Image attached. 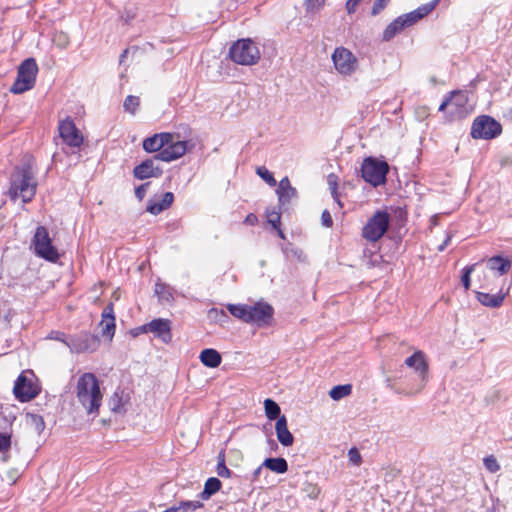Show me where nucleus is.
I'll list each match as a JSON object with an SVG mask.
<instances>
[{"mask_svg":"<svg viewBox=\"0 0 512 512\" xmlns=\"http://www.w3.org/2000/svg\"><path fill=\"white\" fill-rule=\"evenodd\" d=\"M37 186L30 162L22 163L14 168L10 176L9 196L12 200L21 198L24 203H29L36 194Z\"/></svg>","mask_w":512,"mask_h":512,"instance_id":"1","label":"nucleus"},{"mask_svg":"<svg viewBox=\"0 0 512 512\" xmlns=\"http://www.w3.org/2000/svg\"><path fill=\"white\" fill-rule=\"evenodd\" d=\"M76 397L87 414L97 416L102 404L103 394L97 377L90 372L83 373L77 381Z\"/></svg>","mask_w":512,"mask_h":512,"instance_id":"2","label":"nucleus"},{"mask_svg":"<svg viewBox=\"0 0 512 512\" xmlns=\"http://www.w3.org/2000/svg\"><path fill=\"white\" fill-rule=\"evenodd\" d=\"M438 3L439 0H432L431 2L421 5L409 13L400 15L385 28L382 39L384 41H390L404 28L414 25L423 17L431 13Z\"/></svg>","mask_w":512,"mask_h":512,"instance_id":"3","label":"nucleus"},{"mask_svg":"<svg viewBox=\"0 0 512 512\" xmlns=\"http://www.w3.org/2000/svg\"><path fill=\"white\" fill-rule=\"evenodd\" d=\"M34 254L48 262L56 263L60 254L57 248L52 244L49 231L45 226H37L32 238Z\"/></svg>","mask_w":512,"mask_h":512,"instance_id":"4","label":"nucleus"},{"mask_svg":"<svg viewBox=\"0 0 512 512\" xmlns=\"http://www.w3.org/2000/svg\"><path fill=\"white\" fill-rule=\"evenodd\" d=\"M229 56L237 64L250 66L258 62L260 51L251 39H240L230 47Z\"/></svg>","mask_w":512,"mask_h":512,"instance_id":"5","label":"nucleus"},{"mask_svg":"<svg viewBox=\"0 0 512 512\" xmlns=\"http://www.w3.org/2000/svg\"><path fill=\"white\" fill-rule=\"evenodd\" d=\"M388 172V163L372 156L366 157L361 165L362 178L373 187L385 184Z\"/></svg>","mask_w":512,"mask_h":512,"instance_id":"6","label":"nucleus"},{"mask_svg":"<svg viewBox=\"0 0 512 512\" xmlns=\"http://www.w3.org/2000/svg\"><path fill=\"white\" fill-rule=\"evenodd\" d=\"M38 66L34 58L25 59L19 66L17 77L10 88L13 94H22L32 89L36 82Z\"/></svg>","mask_w":512,"mask_h":512,"instance_id":"7","label":"nucleus"},{"mask_svg":"<svg viewBox=\"0 0 512 512\" xmlns=\"http://www.w3.org/2000/svg\"><path fill=\"white\" fill-rule=\"evenodd\" d=\"M390 224V215L385 210L376 211L362 229V237L369 242H377L386 233Z\"/></svg>","mask_w":512,"mask_h":512,"instance_id":"8","label":"nucleus"},{"mask_svg":"<svg viewBox=\"0 0 512 512\" xmlns=\"http://www.w3.org/2000/svg\"><path fill=\"white\" fill-rule=\"evenodd\" d=\"M501 132V124L488 115L478 116L471 127V136L474 139H493L499 136Z\"/></svg>","mask_w":512,"mask_h":512,"instance_id":"9","label":"nucleus"},{"mask_svg":"<svg viewBox=\"0 0 512 512\" xmlns=\"http://www.w3.org/2000/svg\"><path fill=\"white\" fill-rule=\"evenodd\" d=\"M274 320V308L267 302L258 301L249 305L248 324L259 328L269 327Z\"/></svg>","mask_w":512,"mask_h":512,"instance_id":"10","label":"nucleus"},{"mask_svg":"<svg viewBox=\"0 0 512 512\" xmlns=\"http://www.w3.org/2000/svg\"><path fill=\"white\" fill-rule=\"evenodd\" d=\"M66 345L72 353L94 352L100 346V339L95 334L83 331L68 338Z\"/></svg>","mask_w":512,"mask_h":512,"instance_id":"11","label":"nucleus"},{"mask_svg":"<svg viewBox=\"0 0 512 512\" xmlns=\"http://www.w3.org/2000/svg\"><path fill=\"white\" fill-rule=\"evenodd\" d=\"M335 69L343 75H351L357 69L358 61L353 53L344 48L338 47L332 54Z\"/></svg>","mask_w":512,"mask_h":512,"instance_id":"12","label":"nucleus"},{"mask_svg":"<svg viewBox=\"0 0 512 512\" xmlns=\"http://www.w3.org/2000/svg\"><path fill=\"white\" fill-rule=\"evenodd\" d=\"M405 365L414 369L420 378V385L418 389L412 394H417L426 386L428 381L429 365L426 360V355L423 351L417 350L411 356L405 359Z\"/></svg>","mask_w":512,"mask_h":512,"instance_id":"13","label":"nucleus"},{"mask_svg":"<svg viewBox=\"0 0 512 512\" xmlns=\"http://www.w3.org/2000/svg\"><path fill=\"white\" fill-rule=\"evenodd\" d=\"M13 393L19 401L28 402L39 394V388L31 378L21 373L15 381Z\"/></svg>","mask_w":512,"mask_h":512,"instance_id":"14","label":"nucleus"},{"mask_svg":"<svg viewBox=\"0 0 512 512\" xmlns=\"http://www.w3.org/2000/svg\"><path fill=\"white\" fill-rule=\"evenodd\" d=\"M59 134L63 141L71 147H80L83 143V137L77 129L75 123L67 118L59 123Z\"/></svg>","mask_w":512,"mask_h":512,"instance_id":"15","label":"nucleus"},{"mask_svg":"<svg viewBox=\"0 0 512 512\" xmlns=\"http://www.w3.org/2000/svg\"><path fill=\"white\" fill-rule=\"evenodd\" d=\"M156 161L158 160L155 158V155L152 158L142 161L139 165L134 167L133 176L138 180L160 177L163 170L160 166L155 165Z\"/></svg>","mask_w":512,"mask_h":512,"instance_id":"16","label":"nucleus"},{"mask_svg":"<svg viewBox=\"0 0 512 512\" xmlns=\"http://www.w3.org/2000/svg\"><path fill=\"white\" fill-rule=\"evenodd\" d=\"M187 152V141H171L164 149L155 154V158L164 162H171L179 159Z\"/></svg>","mask_w":512,"mask_h":512,"instance_id":"17","label":"nucleus"},{"mask_svg":"<svg viewBox=\"0 0 512 512\" xmlns=\"http://www.w3.org/2000/svg\"><path fill=\"white\" fill-rule=\"evenodd\" d=\"M173 138L174 134L169 132L156 133L144 139L142 147L148 153H159Z\"/></svg>","mask_w":512,"mask_h":512,"instance_id":"18","label":"nucleus"},{"mask_svg":"<svg viewBox=\"0 0 512 512\" xmlns=\"http://www.w3.org/2000/svg\"><path fill=\"white\" fill-rule=\"evenodd\" d=\"M147 328L149 332L153 333L155 337L164 343H169L172 340L171 322L168 319H153L147 323Z\"/></svg>","mask_w":512,"mask_h":512,"instance_id":"19","label":"nucleus"},{"mask_svg":"<svg viewBox=\"0 0 512 512\" xmlns=\"http://www.w3.org/2000/svg\"><path fill=\"white\" fill-rule=\"evenodd\" d=\"M102 335L112 339L115 334L116 324L114 315V305L110 302L102 311Z\"/></svg>","mask_w":512,"mask_h":512,"instance_id":"20","label":"nucleus"},{"mask_svg":"<svg viewBox=\"0 0 512 512\" xmlns=\"http://www.w3.org/2000/svg\"><path fill=\"white\" fill-rule=\"evenodd\" d=\"M450 100L451 110L450 115L461 116L466 112V105L468 103V94L465 91H452L448 95Z\"/></svg>","mask_w":512,"mask_h":512,"instance_id":"21","label":"nucleus"},{"mask_svg":"<svg viewBox=\"0 0 512 512\" xmlns=\"http://www.w3.org/2000/svg\"><path fill=\"white\" fill-rule=\"evenodd\" d=\"M276 436L281 445L289 447L294 443V436L288 429L287 418L282 415L275 424Z\"/></svg>","mask_w":512,"mask_h":512,"instance_id":"22","label":"nucleus"},{"mask_svg":"<svg viewBox=\"0 0 512 512\" xmlns=\"http://www.w3.org/2000/svg\"><path fill=\"white\" fill-rule=\"evenodd\" d=\"M276 193L280 205H286L292 198L297 197V190L292 187L288 177H284L280 180Z\"/></svg>","mask_w":512,"mask_h":512,"instance_id":"23","label":"nucleus"},{"mask_svg":"<svg viewBox=\"0 0 512 512\" xmlns=\"http://www.w3.org/2000/svg\"><path fill=\"white\" fill-rule=\"evenodd\" d=\"M174 201V194L172 192H166L163 194L160 202L150 200L147 204L146 211L152 215H158L164 210L168 209Z\"/></svg>","mask_w":512,"mask_h":512,"instance_id":"24","label":"nucleus"},{"mask_svg":"<svg viewBox=\"0 0 512 512\" xmlns=\"http://www.w3.org/2000/svg\"><path fill=\"white\" fill-rule=\"evenodd\" d=\"M202 364L209 368H216L221 364L222 357L220 353L212 348H206L201 351L199 356Z\"/></svg>","mask_w":512,"mask_h":512,"instance_id":"25","label":"nucleus"},{"mask_svg":"<svg viewBox=\"0 0 512 512\" xmlns=\"http://www.w3.org/2000/svg\"><path fill=\"white\" fill-rule=\"evenodd\" d=\"M477 300L484 306L490 308H498L503 304L505 295L501 293L489 294L484 292H477Z\"/></svg>","mask_w":512,"mask_h":512,"instance_id":"26","label":"nucleus"},{"mask_svg":"<svg viewBox=\"0 0 512 512\" xmlns=\"http://www.w3.org/2000/svg\"><path fill=\"white\" fill-rule=\"evenodd\" d=\"M511 265L512 263L509 259L499 255L493 256L487 261V267L492 271L498 272L499 275L506 274L510 270Z\"/></svg>","mask_w":512,"mask_h":512,"instance_id":"27","label":"nucleus"},{"mask_svg":"<svg viewBox=\"0 0 512 512\" xmlns=\"http://www.w3.org/2000/svg\"><path fill=\"white\" fill-rule=\"evenodd\" d=\"M262 466L277 474H284L288 471V463L283 457L266 458L263 461Z\"/></svg>","mask_w":512,"mask_h":512,"instance_id":"28","label":"nucleus"},{"mask_svg":"<svg viewBox=\"0 0 512 512\" xmlns=\"http://www.w3.org/2000/svg\"><path fill=\"white\" fill-rule=\"evenodd\" d=\"M222 487V482L216 477H210L204 484V489L199 493V498L202 500L210 499Z\"/></svg>","mask_w":512,"mask_h":512,"instance_id":"29","label":"nucleus"},{"mask_svg":"<svg viewBox=\"0 0 512 512\" xmlns=\"http://www.w3.org/2000/svg\"><path fill=\"white\" fill-rule=\"evenodd\" d=\"M126 401L124 399V391L117 389L109 398L108 406L113 413H121L124 411Z\"/></svg>","mask_w":512,"mask_h":512,"instance_id":"30","label":"nucleus"},{"mask_svg":"<svg viewBox=\"0 0 512 512\" xmlns=\"http://www.w3.org/2000/svg\"><path fill=\"white\" fill-rule=\"evenodd\" d=\"M227 309L231 313V315L242 320L245 323H248L249 305H247V304H228Z\"/></svg>","mask_w":512,"mask_h":512,"instance_id":"31","label":"nucleus"},{"mask_svg":"<svg viewBox=\"0 0 512 512\" xmlns=\"http://www.w3.org/2000/svg\"><path fill=\"white\" fill-rule=\"evenodd\" d=\"M265 415L269 420H278L282 415L280 406L272 399H266L264 401Z\"/></svg>","mask_w":512,"mask_h":512,"instance_id":"32","label":"nucleus"},{"mask_svg":"<svg viewBox=\"0 0 512 512\" xmlns=\"http://www.w3.org/2000/svg\"><path fill=\"white\" fill-rule=\"evenodd\" d=\"M351 392H352V385H350V384L337 385V386H334L330 390L329 396L333 400L338 401V400H341L342 398L350 395Z\"/></svg>","mask_w":512,"mask_h":512,"instance_id":"33","label":"nucleus"},{"mask_svg":"<svg viewBox=\"0 0 512 512\" xmlns=\"http://www.w3.org/2000/svg\"><path fill=\"white\" fill-rule=\"evenodd\" d=\"M204 504L201 501H180L178 505H176V512H194L199 508H202Z\"/></svg>","mask_w":512,"mask_h":512,"instance_id":"34","label":"nucleus"},{"mask_svg":"<svg viewBox=\"0 0 512 512\" xmlns=\"http://www.w3.org/2000/svg\"><path fill=\"white\" fill-rule=\"evenodd\" d=\"M27 424L34 428L37 433H41L45 428V423L42 416L33 413H27Z\"/></svg>","mask_w":512,"mask_h":512,"instance_id":"35","label":"nucleus"},{"mask_svg":"<svg viewBox=\"0 0 512 512\" xmlns=\"http://www.w3.org/2000/svg\"><path fill=\"white\" fill-rule=\"evenodd\" d=\"M140 106V98L138 96L128 95L123 103L124 111L132 115L136 114Z\"/></svg>","mask_w":512,"mask_h":512,"instance_id":"36","label":"nucleus"},{"mask_svg":"<svg viewBox=\"0 0 512 512\" xmlns=\"http://www.w3.org/2000/svg\"><path fill=\"white\" fill-rule=\"evenodd\" d=\"M327 182H328L329 189H330L333 199L335 200V202H337L339 207H342V203L340 201L339 193H338L337 176L333 173L329 174L327 177Z\"/></svg>","mask_w":512,"mask_h":512,"instance_id":"37","label":"nucleus"},{"mask_svg":"<svg viewBox=\"0 0 512 512\" xmlns=\"http://www.w3.org/2000/svg\"><path fill=\"white\" fill-rule=\"evenodd\" d=\"M208 317L210 320L220 324L226 323L229 319L228 314L224 310L217 308H211L208 311Z\"/></svg>","mask_w":512,"mask_h":512,"instance_id":"38","label":"nucleus"},{"mask_svg":"<svg viewBox=\"0 0 512 512\" xmlns=\"http://www.w3.org/2000/svg\"><path fill=\"white\" fill-rule=\"evenodd\" d=\"M52 41L57 47L65 49L70 43V38L67 33L63 31H56L52 37Z\"/></svg>","mask_w":512,"mask_h":512,"instance_id":"39","label":"nucleus"},{"mask_svg":"<svg viewBox=\"0 0 512 512\" xmlns=\"http://www.w3.org/2000/svg\"><path fill=\"white\" fill-rule=\"evenodd\" d=\"M325 4V0H305L307 13L315 14L319 12Z\"/></svg>","mask_w":512,"mask_h":512,"instance_id":"40","label":"nucleus"},{"mask_svg":"<svg viewBox=\"0 0 512 512\" xmlns=\"http://www.w3.org/2000/svg\"><path fill=\"white\" fill-rule=\"evenodd\" d=\"M256 173L269 185L275 186L276 180L273 174L265 167H258Z\"/></svg>","mask_w":512,"mask_h":512,"instance_id":"41","label":"nucleus"},{"mask_svg":"<svg viewBox=\"0 0 512 512\" xmlns=\"http://www.w3.org/2000/svg\"><path fill=\"white\" fill-rule=\"evenodd\" d=\"M267 222L272 225L273 228H278L280 226L281 213L276 211L275 209L271 211H267L266 213Z\"/></svg>","mask_w":512,"mask_h":512,"instance_id":"42","label":"nucleus"},{"mask_svg":"<svg viewBox=\"0 0 512 512\" xmlns=\"http://www.w3.org/2000/svg\"><path fill=\"white\" fill-rule=\"evenodd\" d=\"M155 293L162 300L169 301L172 298V294L169 292L165 284L157 283L155 285Z\"/></svg>","mask_w":512,"mask_h":512,"instance_id":"43","label":"nucleus"},{"mask_svg":"<svg viewBox=\"0 0 512 512\" xmlns=\"http://www.w3.org/2000/svg\"><path fill=\"white\" fill-rule=\"evenodd\" d=\"M474 266L475 265L467 266L463 269L461 281H462V284H463L465 290H468L470 288V285H471L470 275L474 270Z\"/></svg>","mask_w":512,"mask_h":512,"instance_id":"44","label":"nucleus"},{"mask_svg":"<svg viewBox=\"0 0 512 512\" xmlns=\"http://www.w3.org/2000/svg\"><path fill=\"white\" fill-rule=\"evenodd\" d=\"M484 464L485 467L492 473H495L500 469V465L498 464L496 458L492 455L484 459Z\"/></svg>","mask_w":512,"mask_h":512,"instance_id":"45","label":"nucleus"},{"mask_svg":"<svg viewBox=\"0 0 512 512\" xmlns=\"http://www.w3.org/2000/svg\"><path fill=\"white\" fill-rule=\"evenodd\" d=\"M348 458H349V461L355 466H359L362 462V457H361L358 449L355 447L349 449Z\"/></svg>","mask_w":512,"mask_h":512,"instance_id":"46","label":"nucleus"},{"mask_svg":"<svg viewBox=\"0 0 512 512\" xmlns=\"http://www.w3.org/2000/svg\"><path fill=\"white\" fill-rule=\"evenodd\" d=\"M11 447V436L0 432V452H6Z\"/></svg>","mask_w":512,"mask_h":512,"instance_id":"47","label":"nucleus"},{"mask_svg":"<svg viewBox=\"0 0 512 512\" xmlns=\"http://www.w3.org/2000/svg\"><path fill=\"white\" fill-rule=\"evenodd\" d=\"M390 0H375L372 6L371 15H378L389 3Z\"/></svg>","mask_w":512,"mask_h":512,"instance_id":"48","label":"nucleus"},{"mask_svg":"<svg viewBox=\"0 0 512 512\" xmlns=\"http://www.w3.org/2000/svg\"><path fill=\"white\" fill-rule=\"evenodd\" d=\"M149 185H150V182H146V183H143V184H141V185H139L138 187L135 188V197L139 201H142L144 199L146 191H147V188L149 187Z\"/></svg>","mask_w":512,"mask_h":512,"instance_id":"49","label":"nucleus"},{"mask_svg":"<svg viewBox=\"0 0 512 512\" xmlns=\"http://www.w3.org/2000/svg\"><path fill=\"white\" fill-rule=\"evenodd\" d=\"M321 222H322V225L327 227V228L332 227L333 220H332V216H331V214H330V212L328 210H324L322 212Z\"/></svg>","mask_w":512,"mask_h":512,"instance_id":"50","label":"nucleus"},{"mask_svg":"<svg viewBox=\"0 0 512 512\" xmlns=\"http://www.w3.org/2000/svg\"><path fill=\"white\" fill-rule=\"evenodd\" d=\"M217 474L222 478H229L232 474L231 470L227 468L226 464L217 465Z\"/></svg>","mask_w":512,"mask_h":512,"instance_id":"51","label":"nucleus"},{"mask_svg":"<svg viewBox=\"0 0 512 512\" xmlns=\"http://www.w3.org/2000/svg\"><path fill=\"white\" fill-rule=\"evenodd\" d=\"M148 332H149V330L147 328V323L130 330V334L132 335V337H138L139 335L148 333Z\"/></svg>","mask_w":512,"mask_h":512,"instance_id":"52","label":"nucleus"},{"mask_svg":"<svg viewBox=\"0 0 512 512\" xmlns=\"http://www.w3.org/2000/svg\"><path fill=\"white\" fill-rule=\"evenodd\" d=\"M361 1L362 0H347L345 7L348 14L354 13Z\"/></svg>","mask_w":512,"mask_h":512,"instance_id":"53","label":"nucleus"},{"mask_svg":"<svg viewBox=\"0 0 512 512\" xmlns=\"http://www.w3.org/2000/svg\"><path fill=\"white\" fill-rule=\"evenodd\" d=\"M286 253H287V255H289V254L293 255L298 260H302V258H303V251L299 248H291V249L287 248Z\"/></svg>","mask_w":512,"mask_h":512,"instance_id":"54","label":"nucleus"},{"mask_svg":"<svg viewBox=\"0 0 512 512\" xmlns=\"http://www.w3.org/2000/svg\"><path fill=\"white\" fill-rule=\"evenodd\" d=\"M64 337H65L64 333H61V332H54L53 331L50 334V338L51 339H55V340L61 341V342H63L66 345V342L68 341V339H65Z\"/></svg>","mask_w":512,"mask_h":512,"instance_id":"55","label":"nucleus"},{"mask_svg":"<svg viewBox=\"0 0 512 512\" xmlns=\"http://www.w3.org/2000/svg\"><path fill=\"white\" fill-rule=\"evenodd\" d=\"M446 109H448V111L450 112L451 110V104H450V100L448 99V96H446L444 98V100L442 101V103L440 104L439 106V111L440 112H444Z\"/></svg>","mask_w":512,"mask_h":512,"instance_id":"56","label":"nucleus"},{"mask_svg":"<svg viewBox=\"0 0 512 512\" xmlns=\"http://www.w3.org/2000/svg\"><path fill=\"white\" fill-rule=\"evenodd\" d=\"M451 238H452V235L448 234L446 236L445 240L443 241V243L438 246V251H440V252L444 251L445 247L450 243Z\"/></svg>","mask_w":512,"mask_h":512,"instance_id":"57","label":"nucleus"},{"mask_svg":"<svg viewBox=\"0 0 512 512\" xmlns=\"http://www.w3.org/2000/svg\"><path fill=\"white\" fill-rule=\"evenodd\" d=\"M256 222H257V217L252 213L247 215V217L245 218V223H247V224L254 225Z\"/></svg>","mask_w":512,"mask_h":512,"instance_id":"58","label":"nucleus"},{"mask_svg":"<svg viewBox=\"0 0 512 512\" xmlns=\"http://www.w3.org/2000/svg\"><path fill=\"white\" fill-rule=\"evenodd\" d=\"M217 460H218L217 465L225 464V454H224V452H223V451H221V452L218 454Z\"/></svg>","mask_w":512,"mask_h":512,"instance_id":"59","label":"nucleus"},{"mask_svg":"<svg viewBox=\"0 0 512 512\" xmlns=\"http://www.w3.org/2000/svg\"><path fill=\"white\" fill-rule=\"evenodd\" d=\"M263 467L264 466H262V464H261L257 469L254 470L253 480H256L259 477L260 473L262 472Z\"/></svg>","mask_w":512,"mask_h":512,"instance_id":"60","label":"nucleus"},{"mask_svg":"<svg viewBox=\"0 0 512 512\" xmlns=\"http://www.w3.org/2000/svg\"><path fill=\"white\" fill-rule=\"evenodd\" d=\"M318 493H319L318 488L316 486H314L312 492L310 493V496L316 498Z\"/></svg>","mask_w":512,"mask_h":512,"instance_id":"61","label":"nucleus"},{"mask_svg":"<svg viewBox=\"0 0 512 512\" xmlns=\"http://www.w3.org/2000/svg\"><path fill=\"white\" fill-rule=\"evenodd\" d=\"M163 512H176V505L169 507L168 509L164 510Z\"/></svg>","mask_w":512,"mask_h":512,"instance_id":"62","label":"nucleus"},{"mask_svg":"<svg viewBox=\"0 0 512 512\" xmlns=\"http://www.w3.org/2000/svg\"><path fill=\"white\" fill-rule=\"evenodd\" d=\"M127 53H128V50H124V51H123V53H122V54H121V56H120V62H122V61H123V59L126 57Z\"/></svg>","mask_w":512,"mask_h":512,"instance_id":"63","label":"nucleus"},{"mask_svg":"<svg viewBox=\"0 0 512 512\" xmlns=\"http://www.w3.org/2000/svg\"><path fill=\"white\" fill-rule=\"evenodd\" d=\"M277 231H278V235L281 237V238H284V233L282 232V230L280 229V226L278 228H275Z\"/></svg>","mask_w":512,"mask_h":512,"instance_id":"64","label":"nucleus"}]
</instances>
